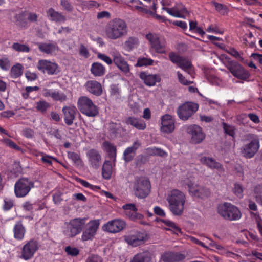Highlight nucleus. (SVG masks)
<instances>
[{
  "instance_id": "6e6552de",
  "label": "nucleus",
  "mask_w": 262,
  "mask_h": 262,
  "mask_svg": "<svg viewBox=\"0 0 262 262\" xmlns=\"http://www.w3.org/2000/svg\"><path fill=\"white\" fill-rule=\"evenodd\" d=\"M135 195L140 199L146 198L150 192V183L145 179H137L134 185Z\"/></svg>"
},
{
  "instance_id": "f704fd0d",
  "label": "nucleus",
  "mask_w": 262,
  "mask_h": 262,
  "mask_svg": "<svg viewBox=\"0 0 262 262\" xmlns=\"http://www.w3.org/2000/svg\"><path fill=\"white\" fill-rule=\"evenodd\" d=\"M150 253L149 252H144L135 255L130 262H150Z\"/></svg>"
},
{
  "instance_id": "b1692460",
  "label": "nucleus",
  "mask_w": 262,
  "mask_h": 262,
  "mask_svg": "<svg viewBox=\"0 0 262 262\" xmlns=\"http://www.w3.org/2000/svg\"><path fill=\"white\" fill-rule=\"evenodd\" d=\"M64 122L68 125H71L75 119L77 110L75 106H65L62 108Z\"/></svg>"
},
{
  "instance_id": "f03ea898",
  "label": "nucleus",
  "mask_w": 262,
  "mask_h": 262,
  "mask_svg": "<svg viewBox=\"0 0 262 262\" xmlns=\"http://www.w3.org/2000/svg\"><path fill=\"white\" fill-rule=\"evenodd\" d=\"M185 195L178 189L172 190L167 197L170 211L175 215H181L184 211Z\"/></svg>"
},
{
  "instance_id": "79ce46f5",
  "label": "nucleus",
  "mask_w": 262,
  "mask_h": 262,
  "mask_svg": "<svg viewBox=\"0 0 262 262\" xmlns=\"http://www.w3.org/2000/svg\"><path fill=\"white\" fill-rule=\"evenodd\" d=\"M50 107V103L45 100H40L36 102V109L42 113H45Z\"/></svg>"
},
{
  "instance_id": "5fc2aeb1",
  "label": "nucleus",
  "mask_w": 262,
  "mask_h": 262,
  "mask_svg": "<svg viewBox=\"0 0 262 262\" xmlns=\"http://www.w3.org/2000/svg\"><path fill=\"white\" fill-rule=\"evenodd\" d=\"M234 194L239 198H243V187L242 186L238 184L235 183L234 184V188L233 189Z\"/></svg>"
},
{
  "instance_id": "4be33fe9",
  "label": "nucleus",
  "mask_w": 262,
  "mask_h": 262,
  "mask_svg": "<svg viewBox=\"0 0 262 262\" xmlns=\"http://www.w3.org/2000/svg\"><path fill=\"white\" fill-rule=\"evenodd\" d=\"M175 120L173 117L169 114H165L161 117V130L164 133H170L174 130Z\"/></svg>"
},
{
  "instance_id": "58836bf2",
  "label": "nucleus",
  "mask_w": 262,
  "mask_h": 262,
  "mask_svg": "<svg viewBox=\"0 0 262 262\" xmlns=\"http://www.w3.org/2000/svg\"><path fill=\"white\" fill-rule=\"evenodd\" d=\"M139 43L137 38L135 37H129L124 42L125 48L127 50H133Z\"/></svg>"
},
{
  "instance_id": "9b49d317",
  "label": "nucleus",
  "mask_w": 262,
  "mask_h": 262,
  "mask_svg": "<svg viewBox=\"0 0 262 262\" xmlns=\"http://www.w3.org/2000/svg\"><path fill=\"white\" fill-rule=\"evenodd\" d=\"M37 68L43 74L47 73L49 75H57L60 72V68L56 63L46 59L39 60Z\"/></svg>"
},
{
  "instance_id": "f3484780",
  "label": "nucleus",
  "mask_w": 262,
  "mask_h": 262,
  "mask_svg": "<svg viewBox=\"0 0 262 262\" xmlns=\"http://www.w3.org/2000/svg\"><path fill=\"white\" fill-rule=\"evenodd\" d=\"M141 146V141L138 139H135L132 145L127 147L123 152V159L124 161L126 163L132 161L136 154V151L140 148Z\"/></svg>"
},
{
  "instance_id": "49530a36",
  "label": "nucleus",
  "mask_w": 262,
  "mask_h": 262,
  "mask_svg": "<svg viewBox=\"0 0 262 262\" xmlns=\"http://www.w3.org/2000/svg\"><path fill=\"white\" fill-rule=\"evenodd\" d=\"M12 48L17 52H29L30 51V48L28 46L18 42L14 43Z\"/></svg>"
},
{
  "instance_id": "c9c22d12",
  "label": "nucleus",
  "mask_w": 262,
  "mask_h": 262,
  "mask_svg": "<svg viewBox=\"0 0 262 262\" xmlns=\"http://www.w3.org/2000/svg\"><path fill=\"white\" fill-rule=\"evenodd\" d=\"M178 67L188 72L189 74L193 72L192 64L191 61L187 58L183 57Z\"/></svg>"
},
{
  "instance_id": "20e7f679",
  "label": "nucleus",
  "mask_w": 262,
  "mask_h": 262,
  "mask_svg": "<svg viewBox=\"0 0 262 262\" xmlns=\"http://www.w3.org/2000/svg\"><path fill=\"white\" fill-rule=\"evenodd\" d=\"M247 140H251L249 143L244 145L241 148V153L246 158H251L258 151L259 148V140L258 136L249 133L245 135Z\"/></svg>"
},
{
  "instance_id": "423d86ee",
  "label": "nucleus",
  "mask_w": 262,
  "mask_h": 262,
  "mask_svg": "<svg viewBox=\"0 0 262 262\" xmlns=\"http://www.w3.org/2000/svg\"><path fill=\"white\" fill-rule=\"evenodd\" d=\"M34 187L33 181L27 178H21L16 182L14 185L15 195L17 198L25 197Z\"/></svg>"
},
{
  "instance_id": "1a4fd4ad",
  "label": "nucleus",
  "mask_w": 262,
  "mask_h": 262,
  "mask_svg": "<svg viewBox=\"0 0 262 262\" xmlns=\"http://www.w3.org/2000/svg\"><path fill=\"white\" fill-rule=\"evenodd\" d=\"M85 220V218H76L72 220L67 224L64 234L69 237H73L78 234L82 231Z\"/></svg>"
},
{
  "instance_id": "ea45409f",
  "label": "nucleus",
  "mask_w": 262,
  "mask_h": 262,
  "mask_svg": "<svg viewBox=\"0 0 262 262\" xmlns=\"http://www.w3.org/2000/svg\"><path fill=\"white\" fill-rule=\"evenodd\" d=\"M68 156L77 166H82L83 165V162L78 154L69 151L68 152Z\"/></svg>"
},
{
  "instance_id": "a211bd4d",
  "label": "nucleus",
  "mask_w": 262,
  "mask_h": 262,
  "mask_svg": "<svg viewBox=\"0 0 262 262\" xmlns=\"http://www.w3.org/2000/svg\"><path fill=\"white\" fill-rule=\"evenodd\" d=\"M89 164L91 167L97 169L101 165L102 158L100 152L95 149H91L86 153Z\"/></svg>"
},
{
  "instance_id": "0e129e2a",
  "label": "nucleus",
  "mask_w": 262,
  "mask_h": 262,
  "mask_svg": "<svg viewBox=\"0 0 262 262\" xmlns=\"http://www.w3.org/2000/svg\"><path fill=\"white\" fill-rule=\"evenodd\" d=\"M97 57L108 64H111L113 62V59H112L110 57L104 54L98 53Z\"/></svg>"
},
{
  "instance_id": "13d9d810",
  "label": "nucleus",
  "mask_w": 262,
  "mask_h": 262,
  "mask_svg": "<svg viewBox=\"0 0 262 262\" xmlns=\"http://www.w3.org/2000/svg\"><path fill=\"white\" fill-rule=\"evenodd\" d=\"M226 52L230 54L231 55L233 56L235 58H237L241 61H243L244 60V58L240 55L239 52L235 50L234 48H230L228 50H226Z\"/></svg>"
},
{
  "instance_id": "774afa93",
  "label": "nucleus",
  "mask_w": 262,
  "mask_h": 262,
  "mask_svg": "<svg viewBox=\"0 0 262 262\" xmlns=\"http://www.w3.org/2000/svg\"><path fill=\"white\" fill-rule=\"evenodd\" d=\"M131 220L135 221L137 220H142L143 218L142 214L138 213L137 211H133L130 214L127 215Z\"/></svg>"
},
{
  "instance_id": "f8f14e48",
  "label": "nucleus",
  "mask_w": 262,
  "mask_h": 262,
  "mask_svg": "<svg viewBox=\"0 0 262 262\" xmlns=\"http://www.w3.org/2000/svg\"><path fill=\"white\" fill-rule=\"evenodd\" d=\"M184 183L187 185L189 192L192 196L203 199L210 194V191L207 188L203 186L195 185L189 179L185 180Z\"/></svg>"
},
{
  "instance_id": "052dcab7",
  "label": "nucleus",
  "mask_w": 262,
  "mask_h": 262,
  "mask_svg": "<svg viewBox=\"0 0 262 262\" xmlns=\"http://www.w3.org/2000/svg\"><path fill=\"white\" fill-rule=\"evenodd\" d=\"M85 262H103V258L95 254H92L88 257Z\"/></svg>"
},
{
  "instance_id": "8fccbe9b",
  "label": "nucleus",
  "mask_w": 262,
  "mask_h": 262,
  "mask_svg": "<svg viewBox=\"0 0 262 262\" xmlns=\"http://www.w3.org/2000/svg\"><path fill=\"white\" fill-rule=\"evenodd\" d=\"M153 60L146 58H139L136 66L138 67L147 66L152 65L153 63Z\"/></svg>"
},
{
  "instance_id": "864d4df0",
  "label": "nucleus",
  "mask_w": 262,
  "mask_h": 262,
  "mask_svg": "<svg viewBox=\"0 0 262 262\" xmlns=\"http://www.w3.org/2000/svg\"><path fill=\"white\" fill-rule=\"evenodd\" d=\"M168 57L170 60L173 63L176 64L177 66L180 63L181 60L183 57V56H179L173 52L169 53Z\"/></svg>"
},
{
  "instance_id": "c03bdc74",
  "label": "nucleus",
  "mask_w": 262,
  "mask_h": 262,
  "mask_svg": "<svg viewBox=\"0 0 262 262\" xmlns=\"http://www.w3.org/2000/svg\"><path fill=\"white\" fill-rule=\"evenodd\" d=\"M52 98L54 101H58L60 102H62L67 99V97L64 93L61 92L54 91Z\"/></svg>"
},
{
  "instance_id": "e2e57ef3",
  "label": "nucleus",
  "mask_w": 262,
  "mask_h": 262,
  "mask_svg": "<svg viewBox=\"0 0 262 262\" xmlns=\"http://www.w3.org/2000/svg\"><path fill=\"white\" fill-rule=\"evenodd\" d=\"M62 193L60 191L55 192L53 195V201L56 204H59L63 200L62 198Z\"/></svg>"
},
{
  "instance_id": "bb28decb",
  "label": "nucleus",
  "mask_w": 262,
  "mask_h": 262,
  "mask_svg": "<svg viewBox=\"0 0 262 262\" xmlns=\"http://www.w3.org/2000/svg\"><path fill=\"white\" fill-rule=\"evenodd\" d=\"M14 237L17 241H22L26 233V228L21 221L16 222L13 227Z\"/></svg>"
},
{
  "instance_id": "de8ad7c7",
  "label": "nucleus",
  "mask_w": 262,
  "mask_h": 262,
  "mask_svg": "<svg viewBox=\"0 0 262 262\" xmlns=\"http://www.w3.org/2000/svg\"><path fill=\"white\" fill-rule=\"evenodd\" d=\"M222 125L224 131L226 134L232 137L234 136V127L233 126L229 125L225 122H223Z\"/></svg>"
},
{
  "instance_id": "69168bd1",
  "label": "nucleus",
  "mask_w": 262,
  "mask_h": 262,
  "mask_svg": "<svg viewBox=\"0 0 262 262\" xmlns=\"http://www.w3.org/2000/svg\"><path fill=\"white\" fill-rule=\"evenodd\" d=\"M120 127V124H117L114 122H111L108 124V129L113 134H116Z\"/></svg>"
},
{
  "instance_id": "aec40b11",
  "label": "nucleus",
  "mask_w": 262,
  "mask_h": 262,
  "mask_svg": "<svg viewBox=\"0 0 262 262\" xmlns=\"http://www.w3.org/2000/svg\"><path fill=\"white\" fill-rule=\"evenodd\" d=\"M112 56L114 63L122 72L127 75L130 73V68L125 59L118 52H113Z\"/></svg>"
},
{
  "instance_id": "37998d69",
  "label": "nucleus",
  "mask_w": 262,
  "mask_h": 262,
  "mask_svg": "<svg viewBox=\"0 0 262 262\" xmlns=\"http://www.w3.org/2000/svg\"><path fill=\"white\" fill-rule=\"evenodd\" d=\"M14 206V201L10 198H5L4 199V203L2 209L4 211H8L11 210Z\"/></svg>"
},
{
  "instance_id": "39448f33",
  "label": "nucleus",
  "mask_w": 262,
  "mask_h": 262,
  "mask_svg": "<svg viewBox=\"0 0 262 262\" xmlns=\"http://www.w3.org/2000/svg\"><path fill=\"white\" fill-rule=\"evenodd\" d=\"M198 103L188 101L178 106L177 114L178 117L183 121L190 119L199 109Z\"/></svg>"
},
{
  "instance_id": "a878e982",
  "label": "nucleus",
  "mask_w": 262,
  "mask_h": 262,
  "mask_svg": "<svg viewBox=\"0 0 262 262\" xmlns=\"http://www.w3.org/2000/svg\"><path fill=\"white\" fill-rule=\"evenodd\" d=\"M201 161L211 169H216L221 172L224 171L223 165L212 158L203 157L201 158Z\"/></svg>"
},
{
  "instance_id": "4468645a",
  "label": "nucleus",
  "mask_w": 262,
  "mask_h": 262,
  "mask_svg": "<svg viewBox=\"0 0 262 262\" xmlns=\"http://www.w3.org/2000/svg\"><path fill=\"white\" fill-rule=\"evenodd\" d=\"M99 225V220H91L89 222L82 233L81 240L82 241L92 240L96 234Z\"/></svg>"
},
{
  "instance_id": "4d7b16f0",
  "label": "nucleus",
  "mask_w": 262,
  "mask_h": 262,
  "mask_svg": "<svg viewBox=\"0 0 262 262\" xmlns=\"http://www.w3.org/2000/svg\"><path fill=\"white\" fill-rule=\"evenodd\" d=\"M162 9L165 10L168 14L171 15V16L176 17H183L182 15L180 13V12L176 10L174 8H168L167 7H163Z\"/></svg>"
},
{
  "instance_id": "6ab92c4d",
  "label": "nucleus",
  "mask_w": 262,
  "mask_h": 262,
  "mask_svg": "<svg viewBox=\"0 0 262 262\" xmlns=\"http://www.w3.org/2000/svg\"><path fill=\"white\" fill-rule=\"evenodd\" d=\"M125 241L133 247H137L144 243L145 235L140 232H134L124 236Z\"/></svg>"
},
{
  "instance_id": "72a5a7b5",
  "label": "nucleus",
  "mask_w": 262,
  "mask_h": 262,
  "mask_svg": "<svg viewBox=\"0 0 262 262\" xmlns=\"http://www.w3.org/2000/svg\"><path fill=\"white\" fill-rule=\"evenodd\" d=\"M103 146L108 152L110 158L112 159L113 161L115 162L116 158V147L113 144L108 141L104 142Z\"/></svg>"
},
{
  "instance_id": "09e8293b",
  "label": "nucleus",
  "mask_w": 262,
  "mask_h": 262,
  "mask_svg": "<svg viewBox=\"0 0 262 262\" xmlns=\"http://www.w3.org/2000/svg\"><path fill=\"white\" fill-rule=\"evenodd\" d=\"M60 5L63 9L67 12H71L74 10V7L69 0H61Z\"/></svg>"
},
{
  "instance_id": "0eeeda50",
  "label": "nucleus",
  "mask_w": 262,
  "mask_h": 262,
  "mask_svg": "<svg viewBox=\"0 0 262 262\" xmlns=\"http://www.w3.org/2000/svg\"><path fill=\"white\" fill-rule=\"evenodd\" d=\"M78 107L83 114L89 117H94L99 113L97 107L91 99L86 96H82L78 100Z\"/></svg>"
},
{
  "instance_id": "f257e3e1",
  "label": "nucleus",
  "mask_w": 262,
  "mask_h": 262,
  "mask_svg": "<svg viewBox=\"0 0 262 262\" xmlns=\"http://www.w3.org/2000/svg\"><path fill=\"white\" fill-rule=\"evenodd\" d=\"M128 28L126 22L120 18H115L110 21L105 28L106 36L112 40H116L126 36Z\"/></svg>"
},
{
  "instance_id": "603ef678",
  "label": "nucleus",
  "mask_w": 262,
  "mask_h": 262,
  "mask_svg": "<svg viewBox=\"0 0 262 262\" xmlns=\"http://www.w3.org/2000/svg\"><path fill=\"white\" fill-rule=\"evenodd\" d=\"M11 66L10 61L8 58H0V67L4 71H8Z\"/></svg>"
},
{
  "instance_id": "ddd939ff",
  "label": "nucleus",
  "mask_w": 262,
  "mask_h": 262,
  "mask_svg": "<svg viewBox=\"0 0 262 262\" xmlns=\"http://www.w3.org/2000/svg\"><path fill=\"white\" fill-rule=\"evenodd\" d=\"M146 38L149 41L152 48L157 53H165L166 41L164 38L158 37L156 34L151 33L146 34Z\"/></svg>"
},
{
  "instance_id": "3c124183",
  "label": "nucleus",
  "mask_w": 262,
  "mask_h": 262,
  "mask_svg": "<svg viewBox=\"0 0 262 262\" xmlns=\"http://www.w3.org/2000/svg\"><path fill=\"white\" fill-rule=\"evenodd\" d=\"M148 150L149 153L153 155L159 156L162 157L167 156V153L161 148H153L148 149Z\"/></svg>"
},
{
  "instance_id": "cd10ccee",
  "label": "nucleus",
  "mask_w": 262,
  "mask_h": 262,
  "mask_svg": "<svg viewBox=\"0 0 262 262\" xmlns=\"http://www.w3.org/2000/svg\"><path fill=\"white\" fill-rule=\"evenodd\" d=\"M47 14L50 17V19L51 21L56 23H63L66 20V16L58 11H56L53 8H50L47 11Z\"/></svg>"
},
{
  "instance_id": "dca6fc26",
  "label": "nucleus",
  "mask_w": 262,
  "mask_h": 262,
  "mask_svg": "<svg viewBox=\"0 0 262 262\" xmlns=\"http://www.w3.org/2000/svg\"><path fill=\"white\" fill-rule=\"evenodd\" d=\"M187 132L191 136V142L193 144H199L205 138V134L202 128L199 125H190L187 127Z\"/></svg>"
},
{
  "instance_id": "7ed1b4c3",
  "label": "nucleus",
  "mask_w": 262,
  "mask_h": 262,
  "mask_svg": "<svg viewBox=\"0 0 262 262\" xmlns=\"http://www.w3.org/2000/svg\"><path fill=\"white\" fill-rule=\"evenodd\" d=\"M217 212L224 219L231 221L238 220L242 217V213L239 208L228 202L219 205Z\"/></svg>"
},
{
  "instance_id": "473e14b6",
  "label": "nucleus",
  "mask_w": 262,
  "mask_h": 262,
  "mask_svg": "<svg viewBox=\"0 0 262 262\" xmlns=\"http://www.w3.org/2000/svg\"><path fill=\"white\" fill-rule=\"evenodd\" d=\"M140 77L144 80L145 84L148 86L154 85L158 79L156 75H147L145 72L141 73Z\"/></svg>"
},
{
  "instance_id": "338daca9",
  "label": "nucleus",
  "mask_w": 262,
  "mask_h": 262,
  "mask_svg": "<svg viewBox=\"0 0 262 262\" xmlns=\"http://www.w3.org/2000/svg\"><path fill=\"white\" fill-rule=\"evenodd\" d=\"M79 182L81 184V185H82L83 186L86 187V188H89L92 190L100 189V187H99L98 186L92 185L85 180L80 179L79 180Z\"/></svg>"
},
{
  "instance_id": "2eb2a0df",
  "label": "nucleus",
  "mask_w": 262,
  "mask_h": 262,
  "mask_svg": "<svg viewBox=\"0 0 262 262\" xmlns=\"http://www.w3.org/2000/svg\"><path fill=\"white\" fill-rule=\"evenodd\" d=\"M38 248V242L36 240L31 239L24 245L21 252V257L26 260L31 259Z\"/></svg>"
},
{
  "instance_id": "5701e85b",
  "label": "nucleus",
  "mask_w": 262,
  "mask_h": 262,
  "mask_svg": "<svg viewBox=\"0 0 262 262\" xmlns=\"http://www.w3.org/2000/svg\"><path fill=\"white\" fill-rule=\"evenodd\" d=\"M84 87L87 91L96 96H101L103 92L101 84L96 80H88Z\"/></svg>"
},
{
  "instance_id": "c756f323",
  "label": "nucleus",
  "mask_w": 262,
  "mask_h": 262,
  "mask_svg": "<svg viewBox=\"0 0 262 262\" xmlns=\"http://www.w3.org/2000/svg\"><path fill=\"white\" fill-rule=\"evenodd\" d=\"M14 19L16 25L20 27L27 28L29 26L25 11L16 14L14 16Z\"/></svg>"
},
{
  "instance_id": "680f3d73",
  "label": "nucleus",
  "mask_w": 262,
  "mask_h": 262,
  "mask_svg": "<svg viewBox=\"0 0 262 262\" xmlns=\"http://www.w3.org/2000/svg\"><path fill=\"white\" fill-rule=\"evenodd\" d=\"M40 155H41V160L44 163L48 164L49 165H51L52 163V160H56L55 158H53L52 156L47 155L43 152H41Z\"/></svg>"
},
{
  "instance_id": "2f4dec72",
  "label": "nucleus",
  "mask_w": 262,
  "mask_h": 262,
  "mask_svg": "<svg viewBox=\"0 0 262 262\" xmlns=\"http://www.w3.org/2000/svg\"><path fill=\"white\" fill-rule=\"evenodd\" d=\"M39 50L43 53L47 54H51L58 49V47L56 43H38Z\"/></svg>"
},
{
  "instance_id": "4c0bfd02",
  "label": "nucleus",
  "mask_w": 262,
  "mask_h": 262,
  "mask_svg": "<svg viewBox=\"0 0 262 262\" xmlns=\"http://www.w3.org/2000/svg\"><path fill=\"white\" fill-rule=\"evenodd\" d=\"M23 67L20 63L13 66L11 69L10 75L13 78H17L23 74Z\"/></svg>"
},
{
  "instance_id": "412c9836",
  "label": "nucleus",
  "mask_w": 262,
  "mask_h": 262,
  "mask_svg": "<svg viewBox=\"0 0 262 262\" xmlns=\"http://www.w3.org/2000/svg\"><path fill=\"white\" fill-rule=\"evenodd\" d=\"M126 226L124 221L120 219H116L109 221L103 227L104 231L110 233H117L123 230Z\"/></svg>"
},
{
  "instance_id": "a18cd8bd",
  "label": "nucleus",
  "mask_w": 262,
  "mask_h": 262,
  "mask_svg": "<svg viewBox=\"0 0 262 262\" xmlns=\"http://www.w3.org/2000/svg\"><path fill=\"white\" fill-rule=\"evenodd\" d=\"M122 209L124 211V213L126 216L128 215L133 211H137L138 209L135 204H126L122 206Z\"/></svg>"
},
{
  "instance_id": "7c9ffc66",
  "label": "nucleus",
  "mask_w": 262,
  "mask_h": 262,
  "mask_svg": "<svg viewBox=\"0 0 262 262\" xmlns=\"http://www.w3.org/2000/svg\"><path fill=\"white\" fill-rule=\"evenodd\" d=\"M90 71L95 77H102L105 75L106 72L105 67L99 62L92 63Z\"/></svg>"
},
{
  "instance_id": "c85d7f7f",
  "label": "nucleus",
  "mask_w": 262,
  "mask_h": 262,
  "mask_svg": "<svg viewBox=\"0 0 262 262\" xmlns=\"http://www.w3.org/2000/svg\"><path fill=\"white\" fill-rule=\"evenodd\" d=\"M127 125H130L139 130H144L146 128V123L142 120L133 117H129L125 120Z\"/></svg>"
},
{
  "instance_id": "393cba45",
  "label": "nucleus",
  "mask_w": 262,
  "mask_h": 262,
  "mask_svg": "<svg viewBox=\"0 0 262 262\" xmlns=\"http://www.w3.org/2000/svg\"><path fill=\"white\" fill-rule=\"evenodd\" d=\"M185 255L171 252H167L163 254L161 256V259L164 262H178L184 259Z\"/></svg>"
},
{
  "instance_id": "9d476101",
  "label": "nucleus",
  "mask_w": 262,
  "mask_h": 262,
  "mask_svg": "<svg viewBox=\"0 0 262 262\" xmlns=\"http://www.w3.org/2000/svg\"><path fill=\"white\" fill-rule=\"evenodd\" d=\"M231 73L239 79L246 80L250 77L249 72L235 61H228L226 65Z\"/></svg>"
},
{
  "instance_id": "6e6d98bb",
  "label": "nucleus",
  "mask_w": 262,
  "mask_h": 262,
  "mask_svg": "<svg viewBox=\"0 0 262 262\" xmlns=\"http://www.w3.org/2000/svg\"><path fill=\"white\" fill-rule=\"evenodd\" d=\"M148 160L147 156L140 155L137 157L136 159V165L138 167L141 166L142 165L144 164Z\"/></svg>"
},
{
  "instance_id": "a19ab883",
  "label": "nucleus",
  "mask_w": 262,
  "mask_h": 262,
  "mask_svg": "<svg viewBox=\"0 0 262 262\" xmlns=\"http://www.w3.org/2000/svg\"><path fill=\"white\" fill-rule=\"evenodd\" d=\"M161 221L167 227L171 228V229H168V230L173 231L176 234H178V233H182L181 229L173 222L167 220H161Z\"/></svg>"
},
{
  "instance_id": "e433bc0d",
  "label": "nucleus",
  "mask_w": 262,
  "mask_h": 262,
  "mask_svg": "<svg viewBox=\"0 0 262 262\" xmlns=\"http://www.w3.org/2000/svg\"><path fill=\"white\" fill-rule=\"evenodd\" d=\"M112 173V166L110 161H105L102 166V174L103 177L108 180L111 178Z\"/></svg>"
},
{
  "instance_id": "bf43d9fd",
  "label": "nucleus",
  "mask_w": 262,
  "mask_h": 262,
  "mask_svg": "<svg viewBox=\"0 0 262 262\" xmlns=\"http://www.w3.org/2000/svg\"><path fill=\"white\" fill-rule=\"evenodd\" d=\"M65 251L69 255L72 256H77L79 254V250L76 248L71 247L68 246L65 248Z\"/></svg>"
}]
</instances>
